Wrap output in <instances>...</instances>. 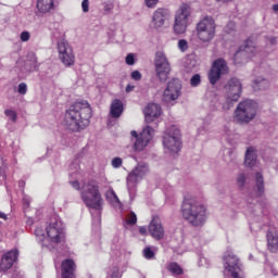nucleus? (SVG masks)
<instances>
[{
    "label": "nucleus",
    "instance_id": "f257e3e1",
    "mask_svg": "<svg viewBox=\"0 0 278 278\" xmlns=\"http://www.w3.org/2000/svg\"><path fill=\"white\" fill-rule=\"evenodd\" d=\"M92 109L87 101H79L70 106L65 112L64 125L71 131H81L90 125Z\"/></svg>",
    "mask_w": 278,
    "mask_h": 278
},
{
    "label": "nucleus",
    "instance_id": "f03ea898",
    "mask_svg": "<svg viewBox=\"0 0 278 278\" xmlns=\"http://www.w3.org/2000/svg\"><path fill=\"white\" fill-rule=\"evenodd\" d=\"M81 199L91 210L92 227L96 230L101 229V210H103V198L99 191V185L94 181L85 182L81 187Z\"/></svg>",
    "mask_w": 278,
    "mask_h": 278
},
{
    "label": "nucleus",
    "instance_id": "7ed1b4c3",
    "mask_svg": "<svg viewBox=\"0 0 278 278\" xmlns=\"http://www.w3.org/2000/svg\"><path fill=\"white\" fill-rule=\"evenodd\" d=\"M35 236L41 247H47L48 242L59 244L64 239V224H62V219L58 215H54L45 228L38 226L35 229Z\"/></svg>",
    "mask_w": 278,
    "mask_h": 278
},
{
    "label": "nucleus",
    "instance_id": "20e7f679",
    "mask_svg": "<svg viewBox=\"0 0 278 278\" xmlns=\"http://www.w3.org/2000/svg\"><path fill=\"white\" fill-rule=\"evenodd\" d=\"M181 214L182 218L192 227H203L205 220H207L205 205L194 199L184 201Z\"/></svg>",
    "mask_w": 278,
    "mask_h": 278
},
{
    "label": "nucleus",
    "instance_id": "39448f33",
    "mask_svg": "<svg viewBox=\"0 0 278 278\" xmlns=\"http://www.w3.org/2000/svg\"><path fill=\"white\" fill-rule=\"evenodd\" d=\"M235 121L239 125H249L257 116V102L253 100L241 101L235 110Z\"/></svg>",
    "mask_w": 278,
    "mask_h": 278
},
{
    "label": "nucleus",
    "instance_id": "423d86ee",
    "mask_svg": "<svg viewBox=\"0 0 278 278\" xmlns=\"http://www.w3.org/2000/svg\"><path fill=\"white\" fill-rule=\"evenodd\" d=\"M149 174V165L147 163H139L127 176L126 184L130 197V201L136 199L138 184Z\"/></svg>",
    "mask_w": 278,
    "mask_h": 278
},
{
    "label": "nucleus",
    "instance_id": "0eeeda50",
    "mask_svg": "<svg viewBox=\"0 0 278 278\" xmlns=\"http://www.w3.org/2000/svg\"><path fill=\"white\" fill-rule=\"evenodd\" d=\"M197 38L200 42H212L216 36V21L214 17L206 15L195 25Z\"/></svg>",
    "mask_w": 278,
    "mask_h": 278
},
{
    "label": "nucleus",
    "instance_id": "6e6552de",
    "mask_svg": "<svg viewBox=\"0 0 278 278\" xmlns=\"http://www.w3.org/2000/svg\"><path fill=\"white\" fill-rule=\"evenodd\" d=\"M224 278H244L242 263L231 250L225 252L224 256Z\"/></svg>",
    "mask_w": 278,
    "mask_h": 278
},
{
    "label": "nucleus",
    "instance_id": "1a4fd4ad",
    "mask_svg": "<svg viewBox=\"0 0 278 278\" xmlns=\"http://www.w3.org/2000/svg\"><path fill=\"white\" fill-rule=\"evenodd\" d=\"M163 147L167 153H178L181 151V131L177 126L173 125L165 130Z\"/></svg>",
    "mask_w": 278,
    "mask_h": 278
},
{
    "label": "nucleus",
    "instance_id": "9d476101",
    "mask_svg": "<svg viewBox=\"0 0 278 278\" xmlns=\"http://www.w3.org/2000/svg\"><path fill=\"white\" fill-rule=\"evenodd\" d=\"M192 14V10L190 5L184 3L179 7L175 14V22H174V34L178 36L181 34H186L188 31V25H190V15Z\"/></svg>",
    "mask_w": 278,
    "mask_h": 278
},
{
    "label": "nucleus",
    "instance_id": "9b49d317",
    "mask_svg": "<svg viewBox=\"0 0 278 278\" xmlns=\"http://www.w3.org/2000/svg\"><path fill=\"white\" fill-rule=\"evenodd\" d=\"M225 97H226V105H224V110H229L233 103L240 99L242 94V83L240 79L233 77L224 87Z\"/></svg>",
    "mask_w": 278,
    "mask_h": 278
},
{
    "label": "nucleus",
    "instance_id": "f8f14e48",
    "mask_svg": "<svg viewBox=\"0 0 278 278\" xmlns=\"http://www.w3.org/2000/svg\"><path fill=\"white\" fill-rule=\"evenodd\" d=\"M154 68L156 77L162 84L168 80V76L170 75V62H168V58H166L164 52L159 51L155 53Z\"/></svg>",
    "mask_w": 278,
    "mask_h": 278
},
{
    "label": "nucleus",
    "instance_id": "ddd939ff",
    "mask_svg": "<svg viewBox=\"0 0 278 278\" xmlns=\"http://www.w3.org/2000/svg\"><path fill=\"white\" fill-rule=\"evenodd\" d=\"M262 52L260 48L255 46V42L251 39H248L244 42V46L239 48V51L236 52L233 60L235 64H244V61H240V58H262Z\"/></svg>",
    "mask_w": 278,
    "mask_h": 278
},
{
    "label": "nucleus",
    "instance_id": "4468645a",
    "mask_svg": "<svg viewBox=\"0 0 278 278\" xmlns=\"http://www.w3.org/2000/svg\"><path fill=\"white\" fill-rule=\"evenodd\" d=\"M153 134L154 130L150 126L143 128V130L139 135L136 130H132L131 136L132 138H136V141L134 143L135 151H143L151 142V140H153Z\"/></svg>",
    "mask_w": 278,
    "mask_h": 278
},
{
    "label": "nucleus",
    "instance_id": "2eb2a0df",
    "mask_svg": "<svg viewBox=\"0 0 278 278\" xmlns=\"http://www.w3.org/2000/svg\"><path fill=\"white\" fill-rule=\"evenodd\" d=\"M58 52H59V60L65 66H73L75 64V53H73V48L68 45L66 39H61L58 42Z\"/></svg>",
    "mask_w": 278,
    "mask_h": 278
},
{
    "label": "nucleus",
    "instance_id": "dca6fc26",
    "mask_svg": "<svg viewBox=\"0 0 278 278\" xmlns=\"http://www.w3.org/2000/svg\"><path fill=\"white\" fill-rule=\"evenodd\" d=\"M229 73V66H227V61L224 59H217L213 62L211 71L208 73V80L214 86L223 77Z\"/></svg>",
    "mask_w": 278,
    "mask_h": 278
},
{
    "label": "nucleus",
    "instance_id": "f3484780",
    "mask_svg": "<svg viewBox=\"0 0 278 278\" xmlns=\"http://www.w3.org/2000/svg\"><path fill=\"white\" fill-rule=\"evenodd\" d=\"M181 97V81L179 79H172L163 92V101L170 103L177 101Z\"/></svg>",
    "mask_w": 278,
    "mask_h": 278
},
{
    "label": "nucleus",
    "instance_id": "a211bd4d",
    "mask_svg": "<svg viewBox=\"0 0 278 278\" xmlns=\"http://www.w3.org/2000/svg\"><path fill=\"white\" fill-rule=\"evenodd\" d=\"M170 21L168 9H156L152 15V25L155 29H162Z\"/></svg>",
    "mask_w": 278,
    "mask_h": 278
},
{
    "label": "nucleus",
    "instance_id": "6ab92c4d",
    "mask_svg": "<svg viewBox=\"0 0 278 278\" xmlns=\"http://www.w3.org/2000/svg\"><path fill=\"white\" fill-rule=\"evenodd\" d=\"M143 113L146 116V123H153V121L162 116V106H160V104L150 103L143 110Z\"/></svg>",
    "mask_w": 278,
    "mask_h": 278
},
{
    "label": "nucleus",
    "instance_id": "aec40b11",
    "mask_svg": "<svg viewBox=\"0 0 278 278\" xmlns=\"http://www.w3.org/2000/svg\"><path fill=\"white\" fill-rule=\"evenodd\" d=\"M18 260V250H11L3 254L1 262H0V269L2 270H10L12 266H14V262Z\"/></svg>",
    "mask_w": 278,
    "mask_h": 278
},
{
    "label": "nucleus",
    "instance_id": "412c9836",
    "mask_svg": "<svg viewBox=\"0 0 278 278\" xmlns=\"http://www.w3.org/2000/svg\"><path fill=\"white\" fill-rule=\"evenodd\" d=\"M149 233L154 240H162L164 238V226L157 217H153L149 225Z\"/></svg>",
    "mask_w": 278,
    "mask_h": 278
},
{
    "label": "nucleus",
    "instance_id": "4be33fe9",
    "mask_svg": "<svg viewBox=\"0 0 278 278\" xmlns=\"http://www.w3.org/2000/svg\"><path fill=\"white\" fill-rule=\"evenodd\" d=\"M77 266L75 265V261L65 260L61 265V278H77L75 276V269Z\"/></svg>",
    "mask_w": 278,
    "mask_h": 278
},
{
    "label": "nucleus",
    "instance_id": "5701e85b",
    "mask_svg": "<svg viewBox=\"0 0 278 278\" xmlns=\"http://www.w3.org/2000/svg\"><path fill=\"white\" fill-rule=\"evenodd\" d=\"M37 14H49L52 10H54L55 4L53 0H37Z\"/></svg>",
    "mask_w": 278,
    "mask_h": 278
},
{
    "label": "nucleus",
    "instance_id": "b1692460",
    "mask_svg": "<svg viewBox=\"0 0 278 278\" xmlns=\"http://www.w3.org/2000/svg\"><path fill=\"white\" fill-rule=\"evenodd\" d=\"M267 244L269 251L271 253H275L278 249V235L275 232V230H268L267 232Z\"/></svg>",
    "mask_w": 278,
    "mask_h": 278
},
{
    "label": "nucleus",
    "instance_id": "393cba45",
    "mask_svg": "<svg viewBox=\"0 0 278 278\" xmlns=\"http://www.w3.org/2000/svg\"><path fill=\"white\" fill-rule=\"evenodd\" d=\"M110 114L113 118H121L123 114V101L115 99L111 104Z\"/></svg>",
    "mask_w": 278,
    "mask_h": 278
},
{
    "label": "nucleus",
    "instance_id": "a878e982",
    "mask_svg": "<svg viewBox=\"0 0 278 278\" xmlns=\"http://www.w3.org/2000/svg\"><path fill=\"white\" fill-rule=\"evenodd\" d=\"M256 161H257V154H255V148L253 147L248 148L245 152V160H244L245 166L251 168L255 166Z\"/></svg>",
    "mask_w": 278,
    "mask_h": 278
},
{
    "label": "nucleus",
    "instance_id": "bb28decb",
    "mask_svg": "<svg viewBox=\"0 0 278 278\" xmlns=\"http://www.w3.org/2000/svg\"><path fill=\"white\" fill-rule=\"evenodd\" d=\"M268 86H270V83L262 76L256 77L252 85L254 90H266Z\"/></svg>",
    "mask_w": 278,
    "mask_h": 278
},
{
    "label": "nucleus",
    "instance_id": "cd10ccee",
    "mask_svg": "<svg viewBox=\"0 0 278 278\" xmlns=\"http://www.w3.org/2000/svg\"><path fill=\"white\" fill-rule=\"evenodd\" d=\"M255 179L256 186L254 187V194L255 197H262V194H264V176L257 173Z\"/></svg>",
    "mask_w": 278,
    "mask_h": 278
},
{
    "label": "nucleus",
    "instance_id": "c85d7f7f",
    "mask_svg": "<svg viewBox=\"0 0 278 278\" xmlns=\"http://www.w3.org/2000/svg\"><path fill=\"white\" fill-rule=\"evenodd\" d=\"M26 64L30 65L29 71H36V68H38V58L36 56V53L28 52L26 56Z\"/></svg>",
    "mask_w": 278,
    "mask_h": 278
},
{
    "label": "nucleus",
    "instance_id": "c756f323",
    "mask_svg": "<svg viewBox=\"0 0 278 278\" xmlns=\"http://www.w3.org/2000/svg\"><path fill=\"white\" fill-rule=\"evenodd\" d=\"M105 197L106 201H109V203H112V205H115V203H121L118 195H116V192L112 187L108 189V191L105 192Z\"/></svg>",
    "mask_w": 278,
    "mask_h": 278
},
{
    "label": "nucleus",
    "instance_id": "7c9ffc66",
    "mask_svg": "<svg viewBox=\"0 0 278 278\" xmlns=\"http://www.w3.org/2000/svg\"><path fill=\"white\" fill-rule=\"evenodd\" d=\"M167 269L173 275H184V269L177 263H169L168 266H167Z\"/></svg>",
    "mask_w": 278,
    "mask_h": 278
},
{
    "label": "nucleus",
    "instance_id": "2f4dec72",
    "mask_svg": "<svg viewBox=\"0 0 278 278\" xmlns=\"http://www.w3.org/2000/svg\"><path fill=\"white\" fill-rule=\"evenodd\" d=\"M5 116H8V118L10 121H12V123H16L18 115L16 114V111L8 109L4 111Z\"/></svg>",
    "mask_w": 278,
    "mask_h": 278
},
{
    "label": "nucleus",
    "instance_id": "473e14b6",
    "mask_svg": "<svg viewBox=\"0 0 278 278\" xmlns=\"http://www.w3.org/2000/svg\"><path fill=\"white\" fill-rule=\"evenodd\" d=\"M138 223V217L136 216V213L130 212L126 216V225H136Z\"/></svg>",
    "mask_w": 278,
    "mask_h": 278
},
{
    "label": "nucleus",
    "instance_id": "72a5a7b5",
    "mask_svg": "<svg viewBox=\"0 0 278 278\" xmlns=\"http://www.w3.org/2000/svg\"><path fill=\"white\" fill-rule=\"evenodd\" d=\"M125 62L128 66H134L136 64V54L129 53L125 58Z\"/></svg>",
    "mask_w": 278,
    "mask_h": 278
},
{
    "label": "nucleus",
    "instance_id": "f704fd0d",
    "mask_svg": "<svg viewBox=\"0 0 278 278\" xmlns=\"http://www.w3.org/2000/svg\"><path fill=\"white\" fill-rule=\"evenodd\" d=\"M199 84H201V75L199 74H195L191 77L190 79V85L193 87V88H197V86H199Z\"/></svg>",
    "mask_w": 278,
    "mask_h": 278
},
{
    "label": "nucleus",
    "instance_id": "c9c22d12",
    "mask_svg": "<svg viewBox=\"0 0 278 278\" xmlns=\"http://www.w3.org/2000/svg\"><path fill=\"white\" fill-rule=\"evenodd\" d=\"M111 166L113 168H121V166H123V159H121L118 156L112 159Z\"/></svg>",
    "mask_w": 278,
    "mask_h": 278
},
{
    "label": "nucleus",
    "instance_id": "e433bc0d",
    "mask_svg": "<svg viewBox=\"0 0 278 278\" xmlns=\"http://www.w3.org/2000/svg\"><path fill=\"white\" fill-rule=\"evenodd\" d=\"M178 49L182 52L186 53L188 51V41L186 39H180L178 41Z\"/></svg>",
    "mask_w": 278,
    "mask_h": 278
},
{
    "label": "nucleus",
    "instance_id": "4c0bfd02",
    "mask_svg": "<svg viewBox=\"0 0 278 278\" xmlns=\"http://www.w3.org/2000/svg\"><path fill=\"white\" fill-rule=\"evenodd\" d=\"M143 256L146 257V260H153V257H155V252H153L151 248H146L143 250Z\"/></svg>",
    "mask_w": 278,
    "mask_h": 278
},
{
    "label": "nucleus",
    "instance_id": "58836bf2",
    "mask_svg": "<svg viewBox=\"0 0 278 278\" xmlns=\"http://www.w3.org/2000/svg\"><path fill=\"white\" fill-rule=\"evenodd\" d=\"M247 182V176L244 174H239L237 176V185L239 188H243L244 184Z\"/></svg>",
    "mask_w": 278,
    "mask_h": 278
},
{
    "label": "nucleus",
    "instance_id": "ea45409f",
    "mask_svg": "<svg viewBox=\"0 0 278 278\" xmlns=\"http://www.w3.org/2000/svg\"><path fill=\"white\" fill-rule=\"evenodd\" d=\"M29 38H31V34H29V31L27 30L22 31L20 35V39L22 42H29Z\"/></svg>",
    "mask_w": 278,
    "mask_h": 278
},
{
    "label": "nucleus",
    "instance_id": "a19ab883",
    "mask_svg": "<svg viewBox=\"0 0 278 278\" xmlns=\"http://www.w3.org/2000/svg\"><path fill=\"white\" fill-rule=\"evenodd\" d=\"M18 94H27V84L21 83L17 87Z\"/></svg>",
    "mask_w": 278,
    "mask_h": 278
},
{
    "label": "nucleus",
    "instance_id": "79ce46f5",
    "mask_svg": "<svg viewBox=\"0 0 278 278\" xmlns=\"http://www.w3.org/2000/svg\"><path fill=\"white\" fill-rule=\"evenodd\" d=\"M81 9H83V12L85 13L90 12V0H83Z\"/></svg>",
    "mask_w": 278,
    "mask_h": 278
},
{
    "label": "nucleus",
    "instance_id": "37998d69",
    "mask_svg": "<svg viewBox=\"0 0 278 278\" xmlns=\"http://www.w3.org/2000/svg\"><path fill=\"white\" fill-rule=\"evenodd\" d=\"M131 79H134L135 81H140L142 79V74L139 71H134L130 74Z\"/></svg>",
    "mask_w": 278,
    "mask_h": 278
},
{
    "label": "nucleus",
    "instance_id": "c03bdc74",
    "mask_svg": "<svg viewBox=\"0 0 278 278\" xmlns=\"http://www.w3.org/2000/svg\"><path fill=\"white\" fill-rule=\"evenodd\" d=\"M108 278H118V267H113L108 274Z\"/></svg>",
    "mask_w": 278,
    "mask_h": 278
},
{
    "label": "nucleus",
    "instance_id": "a18cd8bd",
    "mask_svg": "<svg viewBox=\"0 0 278 278\" xmlns=\"http://www.w3.org/2000/svg\"><path fill=\"white\" fill-rule=\"evenodd\" d=\"M160 0H144L147 8H155Z\"/></svg>",
    "mask_w": 278,
    "mask_h": 278
},
{
    "label": "nucleus",
    "instance_id": "49530a36",
    "mask_svg": "<svg viewBox=\"0 0 278 278\" xmlns=\"http://www.w3.org/2000/svg\"><path fill=\"white\" fill-rule=\"evenodd\" d=\"M70 184L74 188V190H81V187L79 186V181L74 180V181H70Z\"/></svg>",
    "mask_w": 278,
    "mask_h": 278
},
{
    "label": "nucleus",
    "instance_id": "de8ad7c7",
    "mask_svg": "<svg viewBox=\"0 0 278 278\" xmlns=\"http://www.w3.org/2000/svg\"><path fill=\"white\" fill-rule=\"evenodd\" d=\"M112 10H114V7L112 4L104 5V12H112Z\"/></svg>",
    "mask_w": 278,
    "mask_h": 278
},
{
    "label": "nucleus",
    "instance_id": "09e8293b",
    "mask_svg": "<svg viewBox=\"0 0 278 278\" xmlns=\"http://www.w3.org/2000/svg\"><path fill=\"white\" fill-rule=\"evenodd\" d=\"M267 40L270 45H277V38L275 37H268Z\"/></svg>",
    "mask_w": 278,
    "mask_h": 278
},
{
    "label": "nucleus",
    "instance_id": "8fccbe9b",
    "mask_svg": "<svg viewBox=\"0 0 278 278\" xmlns=\"http://www.w3.org/2000/svg\"><path fill=\"white\" fill-rule=\"evenodd\" d=\"M136 87L134 85H127L126 92H131Z\"/></svg>",
    "mask_w": 278,
    "mask_h": 278
},
{
    "label": "nucleus",
    "instance_id": "3c124183",
    "mask_svg": "<svg viewBox=\"0 0 278 278\" xmlns=\"http://www.w3.org/2000/svg\"><path fill=\"white\" fill-rule=\"evenodd\" d=\"M0 218H2L3 220L8 219V215H5V213L0 212Z\"/></svg>",
    "mask_w": 278,
    "mask_h": 278
},
{
    "label": "nucleus",
    "instance_id": "603ef678",
    "mask_svg": "<svg viewBox=\"0 0 278 278\" xmlns=\"http://www.w3.org/2000/svg\"><path fill=\"white\" fill-rule=\"evenodd\" d=\"M70 168H71V170H73V168H75V169L77 170V168H79V165H77V164H72V165L70 166Z\"/></svg>",
    "mask_w": 278,
    "mask_h": 278
},
{
    "label": "nucleus",
    "instance_id": "864d4df0",
    "mask_svg": "<svg viewBox=\"0 0 278 278\" xmlns=\"http://www.w3.org/2000/svg\"><path fill=\"white\" fill-rule=\"evenodd\" d=\"M140 233H147V227L139 228Z\"/></svg>",
    "mask_w": 278,
    "mask_h": 278
},
{
    "label": "nucleus",
    "instance_id": "5fc2aeb1",
    "mask_svg": "<svg viewBox=\"0 0 278 278\" xmlns=\"http://www.w3.org/2000/svg\"><path fill=\"white\" fill-rule=\"evenodd\" d=\"M271 10H273L274 12H278V4H274V5L271 7Z\"/></svg>",
    "mask_w": 278,
    "mask_h": 278
},
{
    "label": "nucleus",
    "instance_id": "6e6d98bb",
    "mask_svg": "<svg viewBox=\"0 0 278 278\" xmlns=\"http://www.w3.org/2000/svg\"><path fill=\"white\" fill-rule=\"evenodd\" d=\"M232 28L233 29V27H236V24H233V22H230L228 25H227V28Z\"/></svg>",
    "mask_w": 278,
    "mask_h": 278
},
{
    "label": "nucleus",
    "instance_id": "4d7b16f0",
    "mask_svg": "<svg viewBox=\"0 0 278 278\" xmlns=\"http://www.w3.org/2000/svg\"><path fill=\"white\" fill-rule=\"evenodd\" d=\"M216 1H219L222 3H229V1H232V0H216Z\"/></svg>",
    "mask_w": 278,
    "mask_h": 278
},
{
    "label": "nucleus",
    "instance_id": "13d9d810",
    "mask_svg": "<svg viewBox=\"0 0 278 278\" xmlns=\"http://www.w3.org/2000/svg\"><path fill=\"white\" fill-rule=\"evenodd\" d=\"M18 186H20L21 188H23V187L25 186V181L21 180V181L18 182Z\"/></svg>",
    "mask_w": 278,
    "mask_h": 278
},
{
    "label": "nucleus",
    "instance_id": "bf43d9fd",
    "mask_svg": "<svg viewBox=\"0 0 278 278\" xmlns=\"http://www.w3.org/2000/svg\"><path fill=\"white\" fill-rule=\"evenodd\" d=\"M24 205L29 206V201L27 199H24Z\"/></svg>",
    "mask_w": 278,
    "mask_h": 278
},
{
    "label": "nucleus",
    "instance_id": "052dcab7",
    "mask_svg": "<svg viewBox=\"0 0 278 278\" xmlns=\"http://www.w3.org/2000/svg\"><path fill=\"white\" fill-rule=\"evenodd\" d=\"M271 273H273V275H278V273L275 271V268H271Z\"/></svg>",
    "mask_w": 278,
    "mask_h": 278
}]
</instances>
